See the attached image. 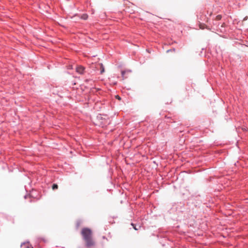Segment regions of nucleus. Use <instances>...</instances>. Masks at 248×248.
<instances>
[{
    "label": "nucleus",
    "instance_id": "nucleus-1",
    "mask_svg": "<svg viewBox=\"0 0 248 248\" xmlns=\"http://www.w3.org/2000/svg\"><path fill=\"white\" fill-rule=\"evenodd\" d=\"M81 234L87 247L90 248L94 245L95 243L93 239V233L91 229L84 228L81 230Z\"/></svg>",
    "mask_w": 248,
    "mask_h": 248
},
{
    "label": "nucleus",
    "instance_id": "nucleus-2",
    "mask_svg": "<svg viewBox=\"0 0 248 248\" xmlns=\"http://www.w3.org/2000/svg\"><path fill=\"white\" fill-rule=\"evenodd\" d=\"M76 71L79 74H83L84 71V68L81 66H78L76 68Z\"/></svg>",
    "mask_w": 248,
    "mask_h": 248
},
{
    "label": "nucleus",
    "instance_id": "nucleus-6",
    "mask_svg": "<svg viewBox=\"0 0 248 248\" xmlns=\"http://www.w3.org/2000/svg\"><path fill=\"white\" fill-rule=\"evenodd\" d=\"M58 185L57 184H53V186H52V189L53 190H55L56 189H57L58 188Z\"/></svg>",
    "mask_w": 248,
    "mask_h": 248
},
{
    "label": "nucleus",
    "instance_id": "nucleus-8",
    "mask_svg": "<svg viewBox=\"0 0 248 248\" xmlns=\"http://www.w3.org/2000/svg\"><path fill=\"white\" fill-rule=\"evenodd\" d=\"M131 225L133 226V228L136 230H138L139 228H137V227L133 223L131 224Z\"/></svg>",
    "mask_w": 248,
    "mask_h": 248
},
{
    "label": "nucleus",
    "instance_id": "nucleus-11",
    "mask_svg": "<svg viewBox=\"0 0 248 248\" xmlns=\"http://www.w3.org/2000/svg\"><path fill=\"white\" fill-rule=\"evenodd\" d=\"M224 25V23H223V24L222 25V27H223V26Z\"/></svg>",
    "mask_w": 248,
    "mask_h": 248
},
{
    "label": "nucleus",
    "instance_id": "nucleus-10",
    "mask_svg": "<svg viewBox=\"0 0 248 248\" xmlns=\"http://www.w3.org/2000/svg\"><path fill=\"white\" fill-rule=\"evenodd\" d=\"M204 25H202L201 24H200V28L202 29H204V27H203Z\"/></svg>",
    "mask_w": 248,
    "mask_h": 248
},
{
    "label": "nucleus",
    "instance_id": "nucleus-4",
    "mask_svg": "<svg viewBox=\"0 0 248 248\" xmlns=\"http://www.w3.org/2000/svg\"><path fill=\"white\" fill-rule=\"evenodd\" d=\"M39 241L40 242L42 241L43 242L46 243V242H47V240L46 239H45V238H40L39 239Z\"/></svg>",
    "mask_w": 248,
    "mask_h": 248
},
{
    "label": "nucleus",
    "instance_id": "nucleus-7",
    "mask_svg": "<svg viewBox=\"0 0 248 248\" xmlns=\"http://www.w3.org/2000/svg\"><path fill=\"white\" fill-rule=\"evenodd\" d=\"M88 17V16L87 15H83L82 16V18L84 19H86Z\"/></svg>",
    "mask_w": 248,
    "mask_h": 248
},
{
    "label": "nucleus",
    "instance_id": "nucleus-5",
    "mask_svg": "<svg viewBox=\"0 0 248 248\" xmlns=\"http://www.w3.org/2000/svg\"><path fill=\"white\" fill-rule=\"evenodd\" d=\"M221 18H222V16L221 15H217L216 16V20L217 21H219V20H221Z\"/></svg>",
    "mask_w": 248,
    "mask_h": 248
},
{
    "label": "nucleus",
    "instance_id": "nucleus-3",
    "mask_svg": "<svg viewBox=\"0 0 248 248\" xmlns=\"http://www.w3.org/2000/svg\"><path fill=\"white\" fill-rule=\"evenodd\" d=\"M130 72H131V70H129L122 71L121 74H122V76L123 78H126V77H125V73H130Z\"/></svg>",
    "mask_w": 248,
    "mask_h": 248
},
{
    "label": "nucleus",
    "instance_id": "nucleus-9",
    "mask_svg": "<svg viewBox=\"0 0 248 248\" xmlns=\"http://www.w3.org/2000/svg\"><path fill=\"white\" fill-rule=\"evenodd\" d=\"M116 98L118 99V100H120L121 99V97L119 95H116Z\"/></svg>",
    "mask_w": 248,
    "mask_h": 248
}]
</instances>
